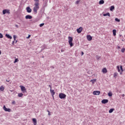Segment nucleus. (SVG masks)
<instances>
[{"label":"nucleus","instance_id":"nucleus-1","mask_svg":"<svg viewBox=\"0 0 125 125\" xmlns=\"http://www.w3.org/2000/svg\"><path fill=\"white\" fill-rule=\"evenodd\" d=\"M39 3L36 2L34 4L35 6L33 8V11L35 13V14H37L38 13V10L40 9V6H39Z\"/></svg>","mask_w":125,"mask_h":125},{"label":"nucleus","instance_id":"nucleus-2","mask_svg":"<svg viewBox=\"0 0 125 125\" xmlns=\"http://www.w3.org/2000/svg\"><path fill=\"white\" fill-rule=\"evenodd\" d=\"M68 43L70 45V47H72L73 45V38L70 36L68 37Z\"/></svg>","mask_w":125,"mask_h":125},{"label":"nucleus","instance_id":"nucleus-3","mask_svg":"<svg viewBox=\"0 0 125 125\" xmlns=\"http://www.w3.org/2000/svg\"><path fill=\"white\" fill-rule=\"evenodd\" d=\"M66 94L62 93H61L59 95V97L61 99H64V98H66Z\"/></svg>","mask_w":125,"mask_h":125},{"label":"nucleus","instance_id":"nucleus-4","mask_svg":"<svg viewBox=\"0 0 125 125\" xmlns=\"http://www.w3.org/2000/svg\"><path fill=\"white\" fill-rule=\"evenodd\" d=\"M10 14V10L9 9H4L2 11V14L4 15L5 14Z\"/></svg>","mask_w":125,"mask_h":125},{"label":"nucleus","instance_id":"nucleus-5","mask_svg":"<svg viewBox=\"0 0 125 125\" xmlns=\"http://www.w3.org/2000/svg\"><path fill=\"white\" fill-rule=\"evenodd\" d=\"M20 87H21V89L22 92H23V93H25V92H27V89H26V87H25V86L21 85L20 86Z\"/></svg>","mask_w":125,"mask_h":125},{"label":"nucleus","instance_id":"nucleus-6","mask_svg":"<svg viewBox=\"0 0 125 125\" xmlns=\"http://www.w3.org/2000/svg\"><path fill=\"white\" fill-rule=\"evenodd\" d=\"M77 32L78 33V34H81L82 32H83V28L80 27L79 28H78L77 29Z\"/></svg>","mask_w":125,"mask_h":125},{"label":"nucleus","instance_id":"nucleus-7","mask_svg":"<svg viewBox=\"0 0 125 125\" xmlns=\"http://www.w3.org/2000/svg\"><path fill=\"white\" fill-rule=\"evenodd\" d=\"M3 109L6 112H10L11 109L10 108H7L6 107H5V105H4L3 106Z\"/></svg>","mask_w":125,"mask_h":125},{"label":"nucleus","instance_id":"nucleus-8","mask_svg":"<svg viewBox=\"0 0 125 125\" xmlns=\"http://www.w3.org/2000/svg\"><path fill=\"white\" fill-rule=\"evenodd\" d=\"M94 95H99L100 94V91H94L93 92Z\"/></svg>","mask_w":125,"mask_h":125},{"label":"nucleus","instance_id":"nucleus-9","mask_svg":"<svg viewBox=\"0 0 125 125\" xmlns=\"http://www.w3.org/2000/svg\"><path fill=\"white\" fill-rule=\"evenodd\" d=\"M87 40L89 41V42H90V41H92V37L90 35H87L86 36Z\"/></svg>","mask_w":125,"mask_h":125},{"label":"nucleus","instance_id":"nucleus-10","mask_svg":"<svg viewBox=\"0 0 125 125\" xmlns=\"http://www.w3.org/2000/svg\"><path fill=\"white\" fill-rule=\"evenodd\" d=\"M26 11L28 13H31L32 12V9L30 7H26Z\"/></svg>","mask_w":125,"mask_h":125},{"label":"nucleus","instance_id":"nucleus-11","mask_svg":"<svg viewBox=\"0 0 125 125\" xmlns=\"http://www.w3.org/2000/svg\"><path fill=\"white\" fill-rule=\"evenodd\" d=\"M50 91L52 96H53V97H54V94H55V92H54V90H52L51 89H50Z\"/></svg>","mask_w":125,"mask_h":125},{"label":"nucleus","instance_id":"nucleus-12","mask_svg":"<svg viewBox=\"0 0 125 125\" xmlns=\"http://www.w3.org/2000/svg\"><path fill=\"white\" fill-rule=\"evenodd\" d=\"M108 102L109 101L108 100L104 99L102 101V103H103V104H106V103H108Z\"/></svg>","mask_w":125,"mask_h":125},{"label":"nucleus","instance_id":"nucleus-13","mask_svg":"<svg viewBox=\"0 0 125 125\" xmlns=\"http://www.w3.org/2000/svg\"><path fill=\"white\" fill-rule=\"evenodd\" d=\"M102 73H103L104 74H106L107 72V69L106 68V67L104 68L102 70Z\"/></svg>","mask_w":125,"mask_h":125},{"label":"nucleus","instance_id":"nucleus-14","mask_svg":"<svg viewBox=\"0 0 125 125\" xmlns=\"http://www.w3.org/2000/svg\"><path fill=\"white\" fill-rule=\"evenodd\" d=\"M32 18H33V17H32V16L30 15H26L25 16V19H32Z\"/></svg>","mask_w":125,"mask_h":125},{"label":"nucleus","instance_id":"nucleus-15","mask_svg":"<svg viewBox=\"0 0 125 125\" xmlns=\"http://www.w3.org/2000/svg\"><path fill=\"white\" fill-rule=\"evenodd\" d=\"M32 122H33L34 125H37V119L36 118H33Z\"/></svg>","mask_w":125,"mask_h":125},{"label":"nucleus","instance_id":"nucleus-16","mask_svg":"<svg viewBox=\"0 0 125 125\" xmlns=\"http://www.w3.org/2000/svg\"><path fill=\"white\" fill-rule=\"evenodd\" d=\"M5 37H6V38H7L8 39H10V40H11V39H12V37L10 36L9 34H6Z\"/></svg>","mask_w":125,"mask_h":125},{"label":"nucleus","instance_id":"nucleus-17","mask_svg":"<svg viewBox=\"0 0 125 125\" xmlns=\"http://www.w3.org/2000/svg\"><path fill=\"white\" fill-rule=\"evenodd\" d=\"M4 90V87H3V85H1L0 87V91H3Z\"/></svg>","mask_w":125,"mask_h":125},{"label":"nucleus","instance_id":"nucleus-18","mask_svg":"<svg viewBox=\"0 0 125 125\" xmlns=\"http://www.w3.org/2000/svg\"><path fill=\"white\" fill-rule=\"evenodd\" d=\"M115 9V6H110V11H113Z\"/></svg>","mask_w":125,"mask_h":125},{"label":"nucleus","instance_id":"nucleus-19","mask_svg":"<svg viewBox=\"0 0 125 125\" xmlns=\"http://www.w3.org/2000/svg\"><path fill=\"white\" fill-rule=\"evenodd\" d=\"M104 16H109L110 17V13H107L106 14H104L103 15Z\"/></svg>","mask_w":125,"mask_h":125},{"label":"nucleus","instance_id":"nucleus-20","mask_svg":"<svg viewBox=\"0 0 125 125\" xmlns=\"http://www.w3.org/2000/svg\"><path fill=\"white\" fill-rule=\"evenodd\" d=\"M115 110L113 108H111L109 110V113L110 114H111V113H113V112Z\"/></svg>","mask_w":125,"mask_h":125},{"label":"nucleus","instance_id":"nucleus-21","mask_svg":"<svg viewBox=\"0 0 125 125\" xmlns=\"http://www.w3.org/2000/svg\"><path fill=\"white\" fill-rule=\"evenodd\" d=\"M112 32H113V36H116V33H117V30H116L115 29H114L113 30Z\"/></svg>","mask_w":125,"mask_h":125},{"label":"nucleus","instance_id":"nucleus-22","mask_svg":"<svg viewBox=\"0 0 125 125\" xmlns=\"http://www.w3.org/2000/svg\"><path fill=\"white\" fill-rule=\"evenodd\" d=\"M104 3V0H101L99 1V4H103Z\"/></svg>","mask_w":125,"mask_h":125},{"label":"nucleus","instance_id":"nucleus-23","mask_svg":"<svg viewBox=\"0 0 125 125\" xmlns=\"http://www.w3.org/2000/svg\"><path fill=\"white\" fill-rule=\"evenodd\" d=\"M95 82H96V79L91 80L90 81V82L92 83H94Z\"/></svg>","mask_w":125,"mask_h":125},{"label":"nucleus","instance_id":"nucleus-24","mask_svg":"<svg viewBox=\"0 0 125 125\" xmlns=\"http://www.w3.org/2000/svg\"><path fill=\"white\" fill-rule=\"evenodd\" d=\"M19 97H22L23 96V94L22 93L18 94Z\"/></svg>","mask_w":125,"mask_h":125},{"label":"nucleus","instance_id":"nucleus-25","mask_svg":"<svg viewBox=\"0 0 125 125\" xmlns=\"http://www.w3.org/2000/svg\"><path fill=\"white\" fill-rule=\"evenodd\" d=\"M108 96H112L113 95V93H112V92H109L108 93Z\"/></svg>","mask_w":125,"mask_h":125},{"label":"nucleus","instance_id":"nucleus-26","mask_svg":"<svg viewBox=\"0 0 125 125\" xmlns=\"http://www.w3.org/2000/svg\"><path fill=\"white\" fill-rule=\"evenodd\" d=\"M114 78H117V77H118V73L117 72L114 73Z\"/></svg>","mask_w":125,"mask_h":125},{"label":"nucleus","instance_id":"nucleus-27","mask_svg":"<svg viewBox=\"0 0 125 125\" xmlns=\"http://www.w3.org/2000/svg\"><path fill=\"white\" fill-rule=\"evenodd\" d=\"M117 68L118 72L120 73L121 72V70H120V66H117Z\"/></svg>","mask_w":125,"mask_h":125},{"label":"nucleus","instance_id":"nucleus-28","mask_svg":"<svg viewBox=\"0 0 125 125\" xmlns=\"http://www.w3.org/2000/svg\"><path fill=\"white\" fill-rule=\"evenodd\" d=\"M115 21H116V22H120V21H121L120 20V19H119L118 18H115Z\"/></svg>","mask_w":125,"mask_h":125},{"label":"nucleus","instance_id":"nucleus-29","mask_svg":"<svg viewBox=\"0 0 125 125\" xmlns=\"http://www.w3.org/2000/svg\"><path fill=\"white\" fill-rule=\"evenodd\" d=\"M19 61V60L18 59H16L15 60V61L14 62V63H16L17 62H18Z\"/></svg>","mask_w":125,"mask_h":125},{"label":"nucleus","instance_id":"nucleus-30","mask_svg":"<svg viewBox=\"0 0 125 125\" xmlns=\"http://www.w3.org/2000/svg\"><path fill=\"white\" fill-rule=\"evenodd\" d=\"M3 38V35L1 33H0V39H2Z\"/></svg>","mask_w":125,"mask_h":125},{"label":"nucleus","instance_id":"nucleus-31","mask_svg":"<svg viewBox=\"0 0 125 125\" xmlns=\"http://www.w3.org/2000/svg\"><path fill=\"white\" fill-rule=\"evenodd\" d=\"M125 48H122V49L121 50L122 52H123V53H124V52H125Z\"/></svg>","mask_w":125,"mask_h":125},{"label":"nucleus","instance_id":"nucleus-32","mask_svg":"<svg viewBox=\"0 0 125 125\" xmlns=\"http://www.w3.org/2000/svg\"><path fill=\"white\" fill-rule=\"evenodd\" d=\"M120 69H121L122 72H124V69H123V66H122V65L120 66Z\"/></svg>","mask_w":125,"mask_h":125},{"label":"nucleus","instance_id":"nucleus-33","mask_svg":"<svg viewBox=\"0 0 125 125\" xmlns=\"http://www.w3.org/2000/svg\"><path fill=\"white\" fill-rule=\"evenodd\" d=\"M13 38H14V41H16V35H14Z\"/></svg>","mask_w":125,"mask_h":125},{"label":"nucleus","instance_id":"nucleus-34","mask_svg":"<svg viewBox=\"0 0 125 125\" xmlns=\"http://www.w3.org/2000/svg\"><path fill=\"white\" fill-rule=\"evenodd\" d=\"M44 25V23H41L40 25V27H42Z\"/></svg>","mask_w":125,"mask_h":125},{"label":"nucleus","instance_id":"nucleus-35","mask_svg":"<svg viewBox=\"0 0 125 125\" xmlns=\"http://www.w3.org/2000/svg\"><path fill=\"white\" fill-rule=\"evenodd\" d=\"M79 3H80V0L77 1L76 2V4H79Z\"/></svg>","mask_w":125,"mask_h":125},{"label":"nucleus","instance_id":"nucleus-36","mask_svg":"<svg viewBox=\"0 0 125 125\" xmlns=\"http://www.w3.org/2000/svg\"><path fill=\"white\" fill-rule=\"evenodd\" d=\"M31 38V35H29L27 37H26V39H30Z\"/></svg>","mask_w":125,"mask_h":125},{"label":"nucleus","instance_id":"nucleus-37","mask_svg":"<svg viewBox=\"0 0 125 125\" xmlns=\"http://www.w3.org/2000/svg\"><path fill=\"white\" fill-rule=\"evenodd\" d=\"M12 104H15L16 102H15V101H14L12 102Z\"/></svg>","mask_w":125,"mask_h":125},{"label":"nucleus","instance_id":"nucleus-38","mask_svg":"<svg viewBox=\"0 0 125 125\" xmlns=\"http://www.w3.org/2000/svg\"><path fill=\"white\" fill-rule=\"evenodd\" d=\"M49 86L50 89H51L52 88V87H51V86L50 85H49Z\"/></svg>","mask_w":125,"mask_h":125},{"label":"nucleus","instance_id":"nucleus-39","mask_svg":"<svg viewBox=\"0 0 125 125\" xmlns=\"http://www.w3.org/2000/svg\"><path fill=\"white\" fill-rule=\"evenodd\" d=\"M18 42V41L17 40H16L15 42V43H17V42Z\"/></svg>","mask_w":125,"mask_h":125},{"label":"nucleus","instance_id":"nucleus-40","mask_svg":"<svg viewBox=\"0 0 125 125\" xmlns=\"http://www.w3.org/2000/svg\"><path fill=\"white\" fill-rule=\"evenodd\" d=\"M15 27H16V28H18V25L16 24V25H15Z\"/></svg>","mask_w":125,"mask_h":125},{"label":"nucleus","instance_id":"nucleus-41","mask_svg":"<svg viewBox=\"0 0 125 125\" xmlns=\"http://www.w3.org/2000/svg\"><path fill=\"white\" fill-rule=\"evenodd\" d=\"M12 44H13V45L14 44V41H13Z\"/></svg>","mask_w":125,"mask_h":125},{"label":"nucleus","instance_id":"nucleus-42","mask_svg":"<svg viewBox=\"0 0 125 125\" xmlns=\"http://www.w3.org/2000/svg\"><path fill=\"white\" fill-rule=\"evenodd\" d=\"M122 97H125V94H123V95H122Z\"/></svg>","mask_w":125,"mask_h":125},{"label":"nucleus","instance_id":"nucleus-43","mask_svg":"<svg viewBox=\"0 0 125 125\" xmlns=\"http://www.w3.org/2000/svg\"><path fill=\"white\" fill-rule=\"evenodd\" d=\"M84 53L83 52H82V55H83Z\"/></svg>","mask_w":125,"mask_h":125},{"label":"nucleus","instance_id":"nucleus-44","mask_svg":"<svg viewBox=\"0 0 125 125\" xmlns=\"http://www.w3.org/2000/svg\"><path fill=\"white\" fill-rule=\"evenodd\" d=\"M48 115H49V116H50V115H51V114H50V112H48Z\"/></svg>","mask_w":125,"mask_h":125},{"label":"nucleus","instance_id":"nucleus-45","mask_svg":"<svg viewBox=\"0 0 125 125\" xmlns=\"http://www.w3.org/2000/svg\"><path fill=\"white\" fill-rule=\"evenodd\" d=\"M6 81L7 82V83H9V81L8 80H6Z\"/></svg>","mask_w":125,"mask_h":125},{"label":"nucleus","instance_id":"nucleus-46","mask_svg":"<svg viewBox=\"0 0 125 125\" xmlns=\"http://www.w3.org/2000/svg\"><path fill=\"white\" fill-rule=\"evenodd\" d=\"M1 54V51L0 50V55Z\"/></svg>","mask_w":125,"mask_h":125},{"label":"nucleus","instance_id":"nucleus-47","mask_svg":"<svg viewBox=\"0 0 125 125\" xmlns=\"http://www.w3.org/2000/svg\"><path fill=\"white\" fill-rule=\"evenodd\" d=\"M35 1H38L39 0H34Z\"/></svg>","mask_w":125,"mask_h":125},{"label":"nucleus","instance_id":"nucleus-48","mask_svg":"<svg viewBox=\"0 0 125 125\" xmlns=\"http://www.w3.org/2000/svg\"><path fill=\"white\" fill-rule=\"evenodd\" d=\"M47 112H48V113H49V112L50 111H49V110H47Z\"/></svg>","mask_w":125,"mask_h":125},{"label":"nucleus","instance_id":"nucleus-49","mask_svg":"<svg viewBox=\"0 0 125 125\" xmlns=\"http://www.w3.org/2000/svg\"><path fill=\"white\" fill-rule=\"evenodd\" d=\"M118 48H121V47L118 46Z\"/></svg>","mask_w":125,"mask_h":125},{"label":"nucleus","instance_id":"nucleus-50","mask_svg":"<svg viewBox=\"0 0 125 125\" xmlns=\"http://www.w3.org/2000/svg\"><path fill=\"white\" fill-rule=\"evenodd\" d=\"M62 51H63V50H61V52H62Z\"/></svg>","mask_w":125,"mask_h":125}]
</instances>
